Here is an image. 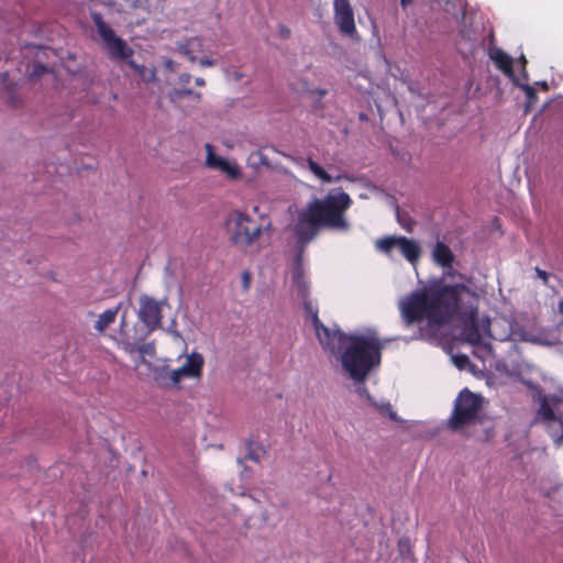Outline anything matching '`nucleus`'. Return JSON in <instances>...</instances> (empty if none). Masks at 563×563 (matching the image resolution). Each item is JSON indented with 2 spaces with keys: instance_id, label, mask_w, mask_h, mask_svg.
<instances>
[{
  "instance_id": "3c124183",
  "label": "nucleus",
  "mask_w": 563,
  "mask_h": 563,
  "mask_svg": "<svg viewBox=\"0 0 563 563\" xmlns=\"http://www.w3.org/2000/svg\"><path fill=\"white\" fill-rule=\"evenodd\" d=\"M313 93H317L319 97H323L327 95V90L325 89H317L313 91Z\"/></svg>"
},
{
  "instance_id": "412c9836",
  "label": "nucleus",
  "mask_w": 563,
  "mask_h": 563,
  "mask_svg": "<svg viewBox=\"0 0 563 563\" xmlns=\"http://www.w3.org/2000/svg\"><path fill=\"white\" fill-rule=\"evenodd\" d=\"M492 59L495 60L496 65L503 69V71L514 79L516 76L512 69V59L509 55H507L501 49H497L495 53L490 55Z\"/></svg>"
},
{
  "instance_id": "a211bd4d",
  "label": "nucleus",
  "mask_w": 563,
  "mask_h": 563,
  "mask_svg": "<svg viewBox=\"0 0 563 563\" xmlns=\"http://www.w3.org/2000/svg\"><path fill=\"white\" fill-rule=\"evenodd\" d=\"M561 417H558L552 408V406L550 405V400L548 401H544L542 399V404L540 405L539 409L537 410L536 412V416L531 422V424H537V423H548V422H552V421H556L560 419Z\"/></svg>"
},
{
  "instance_id": "cd10ccee",
  "label": "nucleus",
  "mask_w": 563,
  "mask_h": 563,
  "mask_svg": "<svg viewBox=\"0 0 563 563\" xmlns=\"http://www.w3.org/2000/svg\"><path fill=\"white\" fill-rule=\"evenodd\" d=\"M398 549H399L400 555L404 558H409L412 555L411 544H410V541L408 538H401L398 541Z\"/></svg>"
},
{
  "instance_id": "0eeeda50",
  "label": "nucleus",
  "mask_w": 563,
  "mask_h": 563,
  "mask_svg": "<svg viewBox=\"0 0 563 563\" xmlns=\"http://www.w3.org/2000/svg\"><path fill=\"white\" fill-rule=\"evenodd\" d=\"M375 246L378 251L390 255L394 249H398L402 256L412 265L417 264L422 254L420 244L406 236L387 235L376 240Z\"/></svg>"
},
{
  "instance_id": "49530a36",
  "label": "nucleus",
  "mask_w": 563,
  "mask_h": 563,
  "mask_svg": "<svg viewBox=\"0 0 563 563\" xmlns=\"http://www.w3.org/2000/svg\"><path fill=\"white\" fill-rule=\"evenodd\" d=\"M245 460H251L256 463L260 462L258 455L255 452H253L252 450L247 453V455L245 456Z\"/></svg>"
},
{
  "instance_id": "a18cd8bd",
  "label": "nucleus",
  "mask_w": 563,
  "mask_h": 563,
  "mask_svg": "<svg viewBox=\"0 0 563 563\" xmlns=\"http://www.w3.org/2000/svg\"><path fill=\"white\" fill-rule=\"evenodd\" d=\"M164 67L167 69V70H170V71H174L175 70V62L172 60V59H166L164 62Z\"/></svg>"
},
{
  "instance_id": "4be33fe9",
  "label": "nucleus",
  "mask_w": 563,
  "mask_h": 563,
  "mask_svg": "<svg viewBox=\"0 0 563 563\" xmlns=\"http://www.w3.org/2000/svg\"><path fill=\"white\" fill-rule=\"evenodd\" d=\"M196 43L199 45V47L202 46V42L199 37H190V38L186 40L185 43H179L177 45L178 52L180 54L185 55L186 57H188V59L191 63L197 62V56L195 55V44Z\"/></svg>"
},
{
  "instance_id": "f3484780",
  "label": "nucleus",
  "mask_w": 563,
  "mask_h": 563,
  "mask_svg": "<svg viewBox=\"0 0 563 563\" xmlns=\"http://www.w3.org/2000/svg\"><path fill=\"white\" fill-rule=\"evenodd\" d=\"M122 303H118L115 307L107 309L102 313L99 314L98 319L95 322V330L98 333H103L117 319Z\"/></svg>"
},
{
  "instance_id": "a878e982",
  "label": "nucleus",
  "mask_w": 563,
  "mask_h": 563,
  "mask_svg": "<svg viewBox=\"0 0 563 563\" xmlns=\"http://www.w3.org/2000/svg\"><path fill=\"white\" fill-rule=\"evenodd\" d=\"M291 279H292V283L305 280V278H303V267H302V264H301V255L300 254L296 258V262H295V265H294V269H292V274H291Z\"/></svg>"
},
{
  "instance_id": "ddd939ff",
  "label": "nucleus",
  "mask_w": 563,
  "mask_h": 563,
  "mask_svg": "<svg viewBox=\"0 0 563 563\" xmlns=\"http://www.w3.org/2000/svg\"><path fill=\"white\" fill-rule=\"evenodd\" d=\"M208 154H207V165L210 168L219 169L223 174L227 175L230 179H238L241 177V170L238 165L230 163L222 156H219L212 152V146L210 144L206 145Z\"/></svg>"
},
{
  "instance_id": "4468645a",
  "label": "nucleus",
  "mask_w": 563,
  "mask_h": 563,
  "mask_svg": "<svg viewBox=\"0 0 563 563\" xmlns=\"http://www.w3.org/2000/svg\"><path fill=\"white\" fill-rule=\"evenodd\" d=\"M433 261L443 268H452L455 255L451 249L441 241H438L432 251Z\"/></svg>"
},
{
  "instance_id": "f257e3e1",
  "label": "nucleus",
  "mask_w": 563,
  "mask_h": 563,
  "mask_svg": "<svg viewBox=\"0 0 563 563\" xmlns=\"http://www.w3.org/2000/svg\"><path fill=\"white\" fill-rule=\"evenodd\" d=\"M477 295L464 284L443 285L434 282L427 290H416L399 302L406 325L427 319V327L419 328L412 339H435L440 327L448 324L456 313L462 321L461 335L471 344L481 342L477 320Z\"/></svg>"
},
{
  "instance_id": "473e14b6",
  "label": "nucleus",
  "mask_w": 563,
  "mask_h": 563,
  "mask_svg": "<svg viewBox=\"0 0 563 563\" xmlns=\"http://www.w3.org/2000/svg\"><path fill=\"white\" fill-rule=\"evenodd\" d=\"M308 166L316 177L323 173V168L311 158L308 159Z\"/></svg>"
},
{
  "instance_id": "864d4df0",
  "label": "nucleus",
  "mask_w": 563,
  "mask_h": 563,
  "mask_svg": "<svg viewBox=\"0 0 563 563\" xmlns=\"http://www.w3.org/2000/svg\"><path fill=\"white\" fill-rule=\"evenodd\" d=\"M558 311L560 314L563 316V300H560L558 303Z\"/></svg>"
},
{
  "instance_id": "2f4dec72",
  "label": "nucleus",
  "mask_w": 563,
  "mask_h": 563,
  "mask_svg": "<svg viewBox=\"0 0 563 563\" xmlns=\"http://www.w3.org/2000/svg\"><path fill=\"white\" fill-rule=\"evenodd\" d=\"M7 90H8V97H9V102L16 107L19 103H20V99L19 97L15 96L14 93V87H12L11 85H9L7 87Z\"/></svg>"
},
{
  "instance_id": "6e6552de",
  "label": "nucleus",
  "mask_w": 563,
  "mask_h": 563,
  "mask_svg": "<svg viewBox=\"0 0 563 563\" xmlns=\"http://www.w3.org/2000/svg\"><path fill=\"white\" fill-rule=\"evenodd\" d=\"M166 302V298L158 301L145 294L140 296V309L137 311V317L147 329L146 335L161 328L163 318L162 306Z\"/></svg>"
},
{
  "instance_id": "052dcab7",
  "label": "nucleus",
  "mask_w": 563,
  "mask_h": 563,
  "mask_svg": "<svg viewBox=\"0 0 563 563\" xmlns=\"http://www.w3.org/2000/svg\"><path fill=\"white\" fill-rule=\"evenodd\" d=\"M243 462H244V460L239 459V463H240V464H243Z\"/></svg>"
},
{
  "instance_id": "e433bc0d",
  "label": "nucleus",
  "mask_w": 563,
  "mask_h": 563,
  "mask_svg": "<svg viewBox=\"0 0 563 563\" xmlns=\"http://www.w3.org/2000/svg\"><path fill=\"white\" fill-rule=\"evenodd\" d=\"M252 157H257L260 164L265 165V166H269V162H268L267 157L265 155H263L262 152L258 151L256 153H253Z\"/></svg>"
},
{
  "instance_id": "7ed1b4c3",
  "label": "nucleus",
  "mask_w": 563,
  "mask_h": 563,
  "mask_svg": "<svg viewBox=\"0 0 563 563\" xmlns=\"http://www.w3.org/2000/svg\"><path fill=\"white\" fill-rule=\"evenodd\" d=\"M330 341L334 351L323 350L340 357L342 368L355 383H364L371 371L380 363L384 345L375 334H347L335 325Z\"/></svg>"
},
{
  "instance_id": "bf43d9fd",
  "label": "nucleus",
  "mask_w": 563,
  "mask_h": 563,
  "mask_svg": "<svg viewBox=\"0 0 563 563\" xmlns=\"http://www.w3.org/2000/svg\"><path fill=\"white\" fill-rule=\"evenodd\" d=\"M541 87H542L543 89H548V85H547V82H545V81H543V82L541 84Z\"/></svg>"
},
{
  "instance_id": "6e6d98bb",
  "label": "nucleus",
  "mask_w": 563,
  "mask_h": 563,
  "mask_svg": "<svg viewBox=\"0 0 563 563\" xmlns=\"http://www.w3.org/2000/svg\"><path fill=\"white\" fill-rule=\"evenodd\" d=\"M526 385L533 391L534 387H539V385L533 384L532 382H526Z\"/></svg>"
},
{
  "instance_id": "c85d7f7f",
  "label": "nucleus",
  "mask_w": 563,
  "mask_h": 563,
  "mask_svg": "<svg viewBox=\"0 0 563 563\" xmlns=\"http://www.w3.org/2000/svg\"><path fill=\"white\" fill-rule=\"evenodd\" d=\"M49 71H51L49 68L46 65H44L40 62H35L32 65L31 76L32 77H41L42 75L47 74Z\"/></svg>"
},
{
  "instance_id": "9b49d317",
  "label": "nucleus",
  "mask_w": 563,
  "mask_h": 563,
  "mask_svg": "<svg viewBox=\"0 0 563 563\" xmlns=\"http://www.w3.org/2000/svg\"><path fill=\"white\" fill-rule=\"evenodd\" d=\"M203 362V356L199 353L194 352L188 355L186 363L181 367L173 369V378L176 379L177 385H179L183 377L199 378Z\"/></svg>"
},
{
  "instance_id": "f03ea898",
  "label": "nucleus",
  "mask_w": 563,
  "mask_h": 563,
  "mask_svg": "<svg viewBox=\"0 0 563 563\" xmlns=\"http://www.w3.org/2000/svg\"><path fill=\"white\" fill-rule=\"evenodd\" d=\"M352 205L350 196L343 191H330L324 198H314L306 208L297 211L294 233L297 243L303 247L312 241L322 228L346 231L350 227L345 211Z\"/></svg>"
},
{
  "instance_id": "13d9d810",
  "label": "nucleus",
  "mask_w": 563,
  "mask_h": 563,
  "mask_svg": "<svg viewBox=\"0 0 563 563\" xmlns=\"http://www.w3.org/2000/svg\"><path fill=\"white\" fill-rule=\"evenodd\" d=\"M201 49H202V46H201V47H199V45L196 43V44H195V52H196V51L200 52Z\"/></svg>"
},
{
  "instance_id": "2eb2a0df",
  "label": "nucleus",
  "mask_w": 563,
  "mask_h": 563,
  "mask_svg": "<svg viewBox=\"0 0 563 563\" xmlns=\"http://www.w3.org/2000/svg\"><path fill=\"white\" fill-rule=\"evenodd\" d=\"M510 334L515 338V340H519L522 342H529L533 344H540L545 346H551L554 344V342L543 339L540 335H534L529 333L523 325H520L518 323L511 325V332Z\"/></svg>"
},
{
  "instance_id": "9d476101",
  "label": "nucleus",
  "mask_w": 563,
  "mask_h": 563,
  "mask_svg": "<svg viewBox=\"0 0 563 563\" xmlns=\"http://www.w3.org/2000/svg\"><path fill=\"white\" fill-rule=\"evenodd\" d=\"M301 302L306 313L311 317L316 335L322 349H330L331 351H334L333 344L330 341V336L333 334L334 328H328L319 320L318 310L313 308L312 302L310 301L309 298H306V300H301Z\"/></svg>"
},
{
  "instance_id": "5fc2aeb1",
  "label": "nucleus",
  "mask_w": 563,
  "mask_h": 563,
  "mask_svg": "<svg viewBox=\"0 0 563 563\" xmlns=\"http://www.w3.org/2000/svg\"><path fill=\"white\" fill-rule=\"evenodd\" d=\"M411 1H412V0H400V4H401V7L405 9V8H407V5H408V4H410V3H411Z\"/></svg>"
},
{
  "instance_id": "c756f323",
  "label": "nucleus",
  "mask_w": 563,
  "mask_h": 563,
  "mask_svg": "<svg viewBox=\"0 0 563 563\" xmlns=\"http://www.w3.org/2000/svg\"><path fill=\"white\" fill-rule=\"evenodd\" d=\"M452 361L459 369H464L470 364L468 356L464 354L453 355Z\"/></svg>"
},
{
  "instance_id": "de8ad7c7",
  "label": "nucleus",
  "mask_w": 563,
  "mask_h": 563,
  "mask_svg": "<svg viewBox=\"0 0 563 563\" xmlns=\"http://www.w3.org/2000/svg\"><path fill=\"white\" fill-rule=\"evenodd\" d=\"M549 398H550V405L552 407L558 406L562 401L561 398L555 395L549 396Z\"/></svg>"
},
{
  "instance_id": "c03bdc74",
  "label": "nucleus",
  "mask_w": 563,
  "mask_h": 563,
  "mask_svg": "<svg viewBox=\"0 0 563 563\" xmlns=\"http://www.w3.org/2000/svg\"><path fill=\"white\" fill-rule=\"evenodd\" d=\"M250 279H251V274L249 272H244L243 273V288L244 289H249V287H250Z\"/></svg>"
},
{
  "instance_id": "1a4fd4ad",
  "label": "nucleus",
  "mask_w": 563,
  "mask_h": 563,
  "mask_svg": "<svg viewBox=\"0 0 563 563\" xmlns=\"http://www.w3.org/2000/svg\"><path fill=\"white\" fill-rule=\"evenodd\" d=\"M334 22L343 35L353 37L356 34L354 13L349 0H334Z\"/></svg>"
},
{
  "instance_id": "20e7f679",
  "label": "nucleus",
  "mask_w": 563,
  "mask_h": 563,
  "mask_svg": "<svg viewBox=\"0 0 563 563\" xmlns=\"http://www.w3.org/2000/svg\"><path fill=\"white\" fill-rule=\"evenodd\" d=\"M484 398L467 388L463 389L454 402L453 412L446 421V429L453 432H460L464 428L484 423L482 416Z\"/></svg>"
},
{
  "instance_id": "5701e85b",
  "label": "nucleus",
  "mask_w": 563,
  "mask_h": 563,
  "mask_svg": "<svg viewBox=\"0 0 563 563\" xmlns=\"http://www.w3.org/2000/svg\"><path fill=\"white\" fill-rule=\"evenodd\" d=\"M514 84L521 88L526 96H527V102L525 103V112L528 113L530 112L531 108L534 106V103L537 102V91L536 89L528 85V84H522L519 81V79L517 77H515L512 79Z\"/></svg>"
},
{
  "instance_id": "393cba45",
  "label": "nucleus",
  "mask_w": 563,
  "mask_h": 563,
  "mask_svg": "<svg viewBox=\"0 0 563 563\" xmlns=\"http://www.w3.org/2000/svg\"><path fill=\"white\" fill-rule=\"evenodd\" d=\"M373 406H375V408L382 413V415H387L389 417L390 420L393 421H400L399 417L397 416V413L393 410L391 408V405L389 402H386V404H382V405H377L376 402H373Z\"/></svg>"
},
{
  "instance_id": "4c0bfd02",
  "label": "nucleus",
  "mask_w": 563,
  "mask_h": 563,
  "mask_svg": "<svg viewBox=\"0 0 563 563\" xmlns=\"http://www.w3.org/2000/svg\"><path fill=\"white\" fill-rule=\"evenodd\" d=\"M519 62L521 64V76L525 80H528V73L526 70V65H527V59L526 57L522 55L520 58H519Z\"/></svg>"
},
{
  "instance_id": "39448f33",
  "label": "nucleus",
  "mask_w": 563,
  "mask_h": 563,
  "mask_svg": "<svg viewBox=\"0 0 563 563\" xmlns=\"http://www.w3.org/2000/svg\"><path fill=\"white\" fill-rule=\"evenodd\" d=\"M90 18L97 29V33L103 42L107 55L112 60H123L128 63L134 54L132 47L118 36L113 29L103 20L100 12L91 11Z\"/></svg>"
},
{
  "instance_id": "37998d69",
  "label": "nucleus",
  "mask_w": 563,
  "mask_h": 563,
  "mask_svg": "<svg viewBox=\"0 0 563 563\" xmlns=\"http://www.w3.org/2000/svg\"><path fill=\"white\" fill-rule=\"evenodd\" d=\"M279 34L284 38H288L290 36V30L285 25H279Z\"/></svg>"
},
{
  "instance_id": "c9c22d12",
  "label": "nucleus",
  "mask_w": 563,
  "mask_h": 563,
  "mask_svg": "<svg viewBox=\"0 0 563 563\" xmlns=\"http://www.w3.org/2000/svg\"><path fill=\"white\" fill-rule=\"evenodd\" d=\"M534 271L537 276L543 280L544 285H548L550 274L539 267H536Z\"/></svg>"
},
{
  "instance_id": "aec40b11",
  "label": "nucleus",
  "mask_w": 563,
  "mask_h": 563,
  "mask_svg": "<svg viewBox=\"0 0 563 563\" xmlns=\"http://www.w3.org/2000/svg\"><path fill=\"white\" fill-rule=\"evenodd\" d=\"M126 65L140 77L142 81L148 84L156 80L155 67H145L144 65L137 64L132 58L128 60Z\"/></svg>"
},
{
  "instance_id": "7c9ffc66",
  "label": "nucleus",
  "mask_w": 563,
  "mask_h": 563,
  "mask_svg": "<svg viewBox=\"0 0 563 563\" xmlns=\"http://www.w3.org/2000/svg\"><path fill=\"white\" fill-rule=\"evenodd\" d=\"M532 399L534 402H538L539 405L542 404V399L544 401L550 400L549 396L543 393V389L539 387H534V390L532 393Z\"/></svg>"
},
{
  "instance_id": "f704fd0d",
  "label": "nucleus",
  "mask_w": 563,
  "mask_h": 563,
  "mask_svg": "<svg viewBox=\"0 0 563 563\" xmlns=\"http://www.w3.org/2000/svg\"><path fill=\"white\" fill-rule=\"evenodd\" d=\"M558 422L560 423V427L562 429V433L559 434V435L553 437V441H554V444L556 446H561L563 444V418H560L558 420Z\"/></svg>"
},
{
  "instance_id": "bb28decb",
  "label": "nucleus",
  "mask_w": 563,
  "mask_h": 563,
  "mask_svg": "<svg viewBox=\"0 0 563 563\" xmlns=\"http://www.w3.org/2000/svg\"><path fill=\"white\" fill-rule=\"evenodd\" d=\"M292 284L295 286L297 297L300 300H306V298H309V286L306 280H300Z\"/></svg>"
},
{
  "instance_id": "4d7b16f0",
  "label": "nucleus",
  "mask_w": 563,
  "mask_h": 563,
  "mask_svg": "<svg viewBox=\"0 0 563 563\" xmlns=\"http://www.w3.org/2000/svg\"><path fill=\"white\" fill-rule=\"evenodd\" d=\"M125 325V313L122 314L121 318V329Z\"/></svg>"
},
{
  "instance_id": "b1692460",
  "label": "nucleus",
  "mask_w": 563,
  "mask_h": 563,
  "mask_svg": "<svg viewBox=\"0 0 563 563\" xmlns=\"http://www.w3.org/2000/svg\"><path fill=\"white\" fill-rule=\"evenodd\" d=\"M396 218L398 223L407 231L412 232L413 225L416 224L415 220L409 216L407 211H402L399 206L395 205Z\"/></svg>"
},
{
  "instance_id": "a19ab883",
  "label": "nucleus",
  "mask_w": 563,
  "mask_h": 563,
  "mask_svg": "<svg viewBox=\"0 0 563 563\" xmlns=\"http://www.w3.org/2000/svg\"><path fill=\"white\" fill-rule=\"evenodd\" d=\"M176 322L175 320L172 321L170 327L168 328V332L172 333L177 339H183L181 334L175 329Z\"/></svg>"
},
{
  "instance_id": "603ef678",
  "label": "nucleus",
  "mask_w": 563,
  "mask_h": 563,
  "mask_svg": "<svg viewBox=\"0 0 563 563\" xmlns=\"http://www.w3.org/2000/svg\"><path fill=\"white\" fill-rule=\"evenodd\" d=\"M444 269H445V274H446L448 276H453V275H455V273H456V272L453 269V267H452V268H444Z\"/></svg>"
},
{
  "instance_id": "6ab92c4d",
  "label": "nucleus",
  "mask_w": 563,
  "mask_h": 563,
  "mask_svg": "<svg viewBox=\"0 0 563 563\" xmlns=\"http://www.w3.org/2000/svg\"><path fill=\"white\" fill-rule=\"evenodd\" d=\"M155 382L162 387H177L176 379L173 378V369L169 366H157L153 369Z\"/></svg>"
},
{
  "instance_id": "ea45409f",
  "label": "nucleus",
  "mask_w": 563,
  "mask_h": 563,
  "mask_svg": "<svg viewBox=\"0 0 563 563\" xmlns=\"http://www.w3.org/2000/svg\"><path fill=\"white\" fill-rule=\"evenodd\" d=\"M489 324H490V321L489 319H484L482 320V323L478 324L479 325V329H481V335L483 333H489Z\"/></svg>"
},
{
  "instance_id": "f8f14e48",
  "label": "nucleus",
  "mask_w": 563,
  "mask_h": 563,
  "mask_svg": "<svg viewBox=\"0 0 563 563\" xmlns=\"http://www.w3.org/2000/svg\"><path fill=\"white\" fill-rule=\"evenodd\" d=\"M144 341V336H141L135 340H130V338L121 331V339L119 341V345L130 354L134 352H139L141 360L145 363V355L153 357L156 353L154 342L142 343Z\"/></svg>"
},
{
  "instance_id": "72a5a7b5",
  "label": "nucleus",
  "mask_w": 563,
  "mask_h": 563,
  "mask_svg": "<svg viewBox=\"0 0 563 563\" xmlns=\"http://www.w3.org/2000/svg\"><path fill=\"white\" fill-rule=\"evenodd\" d=\"M319 179H321L323 183H333V181H336L339 179L342 178L341 175L336 176L335 178H333L330 174H328L324 169H323V173H321L319 176H318Z\"/></svg>"
},
{
  "instance_id": "dca6fc26",
  "label": "nucleus",
  "mask_w": 563,
  "mask_h": 563,
  "mask_svg": "<svg viewBox=\"0 0 563 563\" xmlns=\"http://www.w3.org/2000/svg\"><path fill=\"white\" fill-rule=\"evenodd\" d=\"M167 98L176 108H180L183 99L190 98L199 103L202 95L189 88H173L168 91Z\"/></svg>"
},
{
  "instance_id": "58836bf2",
  "label": "nucleus",
  "mask_w": 563,
  "mask_h": 563,
  "mask_svg": "<svg viewBox=\"0 0 563 563\" xmlns=\"http://www.w3.org/2000/svg\"><path fill=\"white\" fill-rule=\"evenodd\" d=\"M191 80V76L188 73L180 74L178 77V84L185 86L189 84Z\"/></svg>"
},
{
  "instance_id": "09e8293b",
  "label": "nucleus",
  "mask_w": 563,
  "mask_h": 563,
  "mask_svg": "<svg viewBox=\"0 0 563 563\" xmlns=\"http://www.w3.org/2000/svg\"><path fill=\"white\" fill-rule=\"evenodd\" d=\"M357 393L360 395H366L367 399L372 401V398H371V396H369V394H368V391H367V389L365 387H358L357 388Z\"/></svg>"
},
{
  "instance_id": "8fccbe9b",
  "label": "nucleus",
  "mask_w": 563,
  "mask_h": 563,
  "mask_svg": "<svg viewBox=\"0 0 563 563\" xmlns=\"http://www.w3.org/2000/svg\"><path fill=\"white\" fill-rule=\"evenodd\" d=\"M195 82H196V85H197V86H199V87H203V86L206 85L205 79H203V78H200V77L196 78Z\"/></svg>"
},
{
  "instance_id": "79ce46f5",
  "label": "nucleus",
  "mask_w": 563,
  "mask_h": 563,
  "mask_svg": "<svg viewBox=\"0 0 563 563\" xmlns=\"http://www.w3.org/2000/svg\"><path fill=\"white\" fill-rule=\"evenodd\" d=\"M199 64H200L202 67H210V66H214V65H216V60L210 59V58H201V59L199 60Z\"/></svg>"
},
{
  "instance_id": "423d86ee",
  "label": "nucleus",
  "mask_w": 563,
  "mask_h": 563,
  "mask_svg": "<svg viewBox=\"0 0 563 563\" xmlns=\"http://www.w3.org/2000/svg\"><path fill=\"white\" fill-rule=\"evenodd\" d=\"M230 231V241L234 245L247 247L261 235L262 228L254 220L240 211H234L227 222Z\"/></svg>"
}]
</instances>
